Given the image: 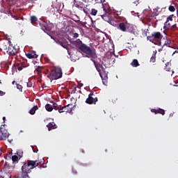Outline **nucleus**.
Segmentation results:
<instances>
[{
    "mask_svg": "<svg viewBox=\"0 0 178 178\" xmlns=\"http://www.w3.org/2000/svg\"><path fill=\"white\" fill-rule=\"evenodd\" d=\"M38 109V106H34L30 111V115H34L35 113V111Z\"/></svg>",
    "mask_w": 178,
    "mask_h": 178,
    "instance_id": "obj_23",
    "label": "nucleus"
},
{
    "mask_svg": "<svg viewBox=\"0 0 178 178\" xmlns=\"http://www.w3.org/2000/svg\"><path fill=\"white\" fill-rule=\"evenodd\" d=\"M97 13H98V10H97L92 8V10H91V13H90V14H91L92 16H95V15H97Z\"/></svg>",
    "mask_w": 178,
    "mask_h": 178,
    "instance_id": "obj_31",
    "label": "nucleus"
},
{
    "mask_svg": "<svg viewBox=\"0 0 178 178\" xmlns=\"http://www.w3.org/2000/svg\"><path fill=\"white\" fill-rule=\"evenodd\" d=\"M163 35H162L160 32H154L152 35L149 36L147 38L153 42L154 41H157L158 44H161V40H162Z\"/></svg>",
    "mask_w": 178,
    "mask_h": 178,
    "instance_id": "obj_4",
    "label": "nucleus"
},
{
    "mask_svg": "<svg viewBox=\"0 0 178 178\" xmlns=\"http://www.w3.org/2000/svg\"><path fill=\"white\" fill-rule=\"evenodd\" d=\"M78 37H79V33H74L73 34V38H78Z\"/></svg>",
    "mask_w": 178,
    "mask_h": 178,
    "instance_id": "obj_38",
    "label": "nucleus"
},
{
    "mask_svg": "<svg viewBox=\"0 0 178 178\" xmlns=\"http://www.w3.org/2000/svg\"><path fill=\"white\" fill-rule=\"evenodd\" d=\"M60 45H61V47H63V48H65V49H69V46H67V44L62 42H59Z\"/></svg>",
    "mask_w": 178,
    "mask_h": 178,
    "instance_id": "obj_29",
    "label": "nucleus"
},
{
    "mask_svg": "<svg viewBox=\"0 0 178 178\" xmlns=\"http://www.w3.org/2000/svg\"><path fill=\"white\" fill-rule=\"evenodd\" d=\"M117 29L123 33H126L129 29V24L127 23L125 24L124 22H120Z\"/></svg>",
    "mask_w": 178,
    "mask_h": 178,
    "instance_id": "obj_9",
    "label": "nucleus"
},
{
    "mask_svg": "<svg viewBox=\"0 0 178 178\" xmlns=\"http://www.w3.org/2000/svg\"><path fill=\"white\" fill-rule=\"evenodd\" d=\"M12 161H13V162H15V163L19 162V156H17V155L13 156Z\"/></svg>",
    "mask_w": 178,
    "mask_h": 178,
    "instance_id": "obj_27",
    "label": "nucleus"
},
{
    "mask_svg": "<svg viewBox=\"0 0 178 178\" xmlns=\"http://www.w3.org/2000/svg\"><path fill=\"white\" fill-rule=\"evenodd\" d=\"M13 19H15V20H19V17H17L16 15H13Z\"/></svg>",
    "mask_w": 178,
    "mask_h": 178,
    "instance_id": "obj_40",
    "label": "nucleus"
},
{
    "mask_svg": "<svg viewBox=\"0 0 178 178\" xmlns=\"http://www.w3.org/2000/svg\"><path fill=\"white\" fill-rule=\"evenodd\" d=\"M16 86H17V90H19L20 91H22V90H23V86H22V85H20L19 83H16Z\"/></svg>",
    "mask_w": 178,
    "mask_h": 178,
    "instance_id": "obj_34",
    "label": "nucleus"
},
{
    "mask_svg": "<svg viewBox=\"0 0 178 178\" xmlns=\"http://www.w3.org/2000/svg\"><path fill=\"white\" fill-rule=\"evenodd\" d=\"M26 163L28 164V166H29V168H31V170H33V169H34V168H37V166H38V161L28 160L26 161Z\"/></svg>",
    "mask_w": 178,
    "mask_h": 178,
    "instance_id": "obj_11",
    "label": "nucleus"
},
{
    "mask_svg": "<svg viewBox=\"0 0 178 178\" xmlns=\"http://www.w3.org/2000/svg\"><path fill=\"white\" fill-rule=\"evenodd\" d=\"M72 172H73V174H74V175H77V171L73 170Z\"/></svg>",
    "mask_w": 178,
    "mask_h": 178,
    "instance_id": "obj_43",
    "label": "nucleus"
},
{
    "mask_svg": "<svg viewBox=\"0 0 178 178\" xmlns=\"http://www.w3.org/2000/svg\"><path fill=\"white\" fill-rule=\"evenodd\" d=\"M0 84H2V82L1 81V80H0Z\"/></svg>",
    "mask_w": 178,
    "mask_h": 178,
    "instance_id": "obj_51",
    "label": "nucleus"
},
{
    "mask_svg": "<svg viewBox=\"0 0 178 178\" xmlns=\"http://www.w3.org/2000/svg\"><path fill=\"white\" fill-rule=\"evenodd\" d=\"M168 10H170V12H175V10H176V8H175V6H170L168 8Z\"/></svg>",
    "mask_w": 178,
    "mask_h": 178,
    "instance_id": "obj_33",
    "label": "nucleus"
},
{
    "mask_svg": "<svg viewBox=\"0 0 178 178\" xmlns=\"http://www.w3.org/2000/svg\"><path fill=\"white\" fill-rule=\"evenodd\" d=\"M47 127L48 128L49 131H51V130H54L55 129H58V126L55 122H50L47 125Z\"/></svg>",
    "mask_w": 178,
    "mask_h": 178,
    "instance_id": "obj_17",
    "label": "nucleus"
},
{
    "mask_svg": "<svg viewBox=\"0 0 178 178\" xmlns=\"http://www.w3.org/2000/svg\"><path fill=\"white\" fill-rule=\"evenodd\" d=\"M77 88H79V86L74 87L73 90H72V94H76V91H77Z\"/></svg>",
    "mask_w": 178,
    "mask_h": 178,
    "instance_id": "obj_35",
    "label": "nucleus"
},
{
    "mask_svg": "<svg viewBox=\"0 0 178 178\" xmlns=\"http://www.w3.org/2000/svg\"><path fill=\"white\" fill-rule=\"evenodd\" d=\"M26 56L29 58V59H35L38 58V55H37L35 53H28L26 54Z\"/></svg>",
    "mask_w": 178,
    "mask_h": 178,
    "instance_id": "obj_19",
    "label": "nucleus"
},
{
    "mask_svg": "<svg viewBox=\"0 0 178 178\" xmlns=\"http://www.w3.org/2000/svg\"><path fill=\"white\" fill-rule=\"evenodd\" d=\"M66 109H71L72 111V107H70V106L68 108H66Z\"/></svg>",
    "mask_w": 178,
    "mask_h": 178,
    "instance_id": "obj_48",
    "label": "nucleus"
},
{
    "mask_svg": "<svg viewBox=\"0 0 178 178\" xmlns=\"http://www.w3.org/2000/svg\"><path fill=\"white\" fill-rule=\"evenodd\" d=\"M166 72H170V63L168 62L165 63V67L164 68Z\"/></svg>",
    "mask_w": 178,
    "mask_h": 178,
    "instance_id": "obj_25",
    "label": "nucleus"
},
{
    "mask_svg": "<svg viewBox=\"0 0 178 178\" xmlns=\"http://www.w3.org/2000/svg\"><path fill=\"white\" fill-rule=\"evenodd\" d=\"M86 102L88 105H95V104L98 102V97H97V95H95L94 92H91L89 94L88 97L86 100Z\"/></svg>",
    "mask_w": 178,
    "mask_h": 178,
    "instance_id": "obj_6",
    "label": "nucleus"
},
{
    "mask_svg": "<svg viewBox=\"0 0 178 178\" xmlns=\"http://www.w3.org/2000/svg\"><path fill=\"white\" fill-rule=\"evenodd\" d=\"M151 112H152V113H155V115L160 113V115H165V110L162 109V108H158V109H155V108H152L151 110Z\"/></svg>",
    "mask_w": 178,
    "mask_h": 178,
    "instance_id": "obj_16",
    "label": "nucleus"
},
{
    "mask_svg": "<svg viewBox=\"0 0 178 178\" xmlns=\"http://www.w3.org/2000/svg\"><path fill=\"white\" fill-rule=\"evenodd\" d=\"M18 52L19 49H16V47H13V45H9L8 49L6 51V53L8 54L10 56H13Z\"/></svg>",
    "mask_w": 178,
    "mask_h": 178,
    "instance_id": "obj_8",
    "label": "nucleus"
},
{
    "mask_svg": "<svg viewBox=\"0 0 178 178\" xmlns=\"http://www.w3.org/2000/svg\"><path fill=\"white\" fill-rule=\"evenodd\" d=\"M83 86V84L81 85V87Z\"/></svg>",
    "mask_w": 178,
    "mask_h": 178,
    "instance_id": "obj_52",
    "label": "nucleus"
},
{
    "mask_svg": "<svg viewBox=\"0 0 178 178\" xmlns=\"http://www.w3.org/2000/svg\"><path fill=\"white\" fill-rule=\"evenodd\" d=\"M109 24H111V26H113L114 27H118L120 22L118 21V19L113 18V17L110 20V22H108Z\"/></svg>",
    "mask_w": 178,
    "mask_h": 178,
    "instance_id": "obj_15",
    "label": "nucleus"
},
{
    "mask_svg": "<svg viewBox=\"0 0 178 178\" xmlns=\"http://www.w3.org/2000/svg\"><path fill=\"white\" fill-rule=\"evenodd\" d=\"M27 87H33V83L31 82H28L27 83Z\"/></svg>",
    "mask_w": 178,
    "mask_h": 178,
    "instance_id": "obj_39",
    "label": "nucleus"
},
{
    "mask_svg": "<svg viewBox=\"0 0 178 178\" xmlns=\"http://www.w3.org/2000/svg\"><path fill=\"white\" fill-rule=\"evenodd\" d=\"M60 106H58L56 103H53V109H55V111H58Z\"/></svg>",
    "mask_w": 178,
    "mask_h": 178,
    "instance_id": "obj_28",
    "label": "nucleus"
},
{
    "mask_svg": "<svg viewBox=\"0 0 178 178\" xmlns=\"http://www.w3.org/2000/svg\"><path fill=\"white\" fill-rule=\"evenodd\" d=\"M71 105L68 104L67 106H60V107L58 108V112L59 113H63V112H72V109H66V108H69Z\"/></svg>",
    "mask_w": 178,
    "mask_h": 178,
    "instance_id": "obj_13",
    "label": "nucleus"
},
{
    "mask_svg": "<svg viewBox=\"0 0 178 178\" xmlns=\"http://www.w3.org/2000/svg\"><path fill=\"white\" fill-rule=\"evenodd\" d=\"M102 8H103V10L104 11V12H106V8H105V6L104 5V4H102Z\"/></svg>",
    "mask_w": 178,
    "mask_h": 178,
    "instance_id": "obj_41",
    "label": "nucleus"
},
{
    "mask_svg": "<svg viewBox=\"0 0 178 178\" xmlns=\"http://www.w3.org/2000/svg\"><path fill=\"white\" fill-rule=\"evenodd\" d=\"M9 43L8 42H4L1 44V50L5 51L6 52H8V49H9Z\"/></svg>",
    "mask_w": 178,
    "mask_h": 178,
    "instance_id": "obj_18",
    "label": "nucleus"
},
{
    "mask_svg": "<svg viewBox=\"0 0 178 178\" xmlns=\"http://www.w3.org/2000/svg\"><path fill=\"white\" fill-rule=\"evenodd\" d=\"M131 66L133 67H138V66H140V63H138V60L137 59H134L131 63Z\"/></svg>",
    "mask_w": 178,
    "mask_h": 178,
    "instance_id": "obj_20",
    "label": "nucleus"
},
{
    "mask_svg": "<svg viewBox=\"0 0 178 178\" xmlns=\"http://www.w3.org/2000/svg\"><path fill=\"white\" fill-rule=\"evenodd\" d=\"M171 27H172V25H170V23L166 21L164 26L165 30H169V29H170Z\"/></svg>",
    "mask_w": 178,
    "mask_h": 178,
    "instance_id": "obj_24",
    "label": "nucleus"
},
{
    "mask_svg": "<svg viewBox=\"0 0 178 178\" xmlns=\"http://www.w3.org/2000/svg\"><path fill=\"white\" fill-rule=\"evenodd\" d=\"M40 26L43 31H50L51 28L48 26V24L46 22L42 21L40 23Z\"/></svg>",
    "mask_w": 178,
    "mask_h": 178,
    "instance_id": "obj_12",
    "label": "nucleus"
},
{
    "mask_svg": "<svg viewBox=\"0 0 178 178\" xmlns=\"http://www.w3.org/2000/svg\"><path fill=\"white\" fill-rule=\"evenodd\" d=\"M3 122H5V120H6V117H3Z\"/></svg>",
    "mask_w": 178,
    "mask_h": 178,
    "instance_id": "obj_46",
    "label": "nucleus"
},
{
    "mask_svg": "<svg viewBox=\"0 0 178 178\" xmlns=\"http://www.w3.org/2000/svg\"><path fill=\"white\" fill-rule=\"evenodd\" d=\"M17 70H19V72L21 70H23L24 67H29V63H27V60L23 58L20 59L19 60V63H17Z\"/></svg>",
    "mask_w": 178,
    "mask_h": 178,
    "instance_id": "obj_7",
    "label": "nucleus"
},
{
    "mask_svg": "<svg viewBox=\"0 0 178 178\" xmlns=\"http://www.w3.org/2000/svg\"><path fill=\"white\" fill-rule=\"evenodd\" d=\"M113 17V15L109 13H106L105 14L102 15V18L103 19V20H104L105 22H107L108 23L111 22Z\"/></svg>",
    "mask_w": 178,
    "mask_h": 178,
    "instance_id": "obj_10",
    "label": "nucleus"
},
{
    "mask_svg": "<svg viewBox=\"0 0 178 178\" xmlns=\"http://www.w3.org/2000/svg\"><path fill=\"white\" fill-rule=\"evenodd\" d=\"M12 84H13V85L16 84V81H13L12 82Z\"/></svg>",
    "mask_w": 178,
    "mask_h": 178,
    "instance_id": "obj_45",
    "label": "nucleus"
},
{
    "mask_svg": "<svg viewBox=\"0 0 178 178\" xmlns=\"http://www.w3.org/2000/svg\"><path fill=\"white\" fill-rule=\"evenodd\" d=\"M8 1H10V2H13V1H15V0H8Z\"/></svg>",
    "mask_w": 178,
    "mask_h": 178,
    "instance_id": "obj_49",
    "label": "nucleus"
},
{
    "mask_svg": "<svg viewBox=\"0 0 178 178\" xmlns=\"http://www.w3.org/2000/svg\"><path fill=\"white\" fill-rule=\"evenodd\" d=\"M17 155H18L19 159H20L23 156V152L22 150L17 152Z\"/></svg>",
    "mask_w": 178,
    "mask_h": 178,
    "instance_id": "obj_32",
    "label": "nucleus"
},
{
    "mask_svg": "<svg viewBox=\"0 0 178 178\" xmlns=\"http://www.w3.org/2000/svg\"><path fill=\"white\" fill-rule=\"evenodd\" d=\"M33 149V152H37V151L34 150V148Z\"/></svg>",
    "mask_w": 178,
    "mask_h": 178,
    "instance_id": "obj_50",
    "label": "nucleus"
},
{
    "mask_svg": "<svg viewBox=\"0 0 178 178\" xmlns=\"http://www.w3.org/2000/svg\"><path fill=\"white\" fill-rule=\"evenodd\" d=\"M74 45L81 51L83 54H85L86 58H92L95 59L97 58V51L94 48H91L83 43L80 39H77L74 42Z\"/></svg>",
    "mask_w": 178,
    "mask_h": 178,
    "instance_id": "obj_1",
    "label": "nucleus"
},
{
    "mask_svg": "<svg viewBox=\"0 0 178 178\" xmlns=\"http://www.w3.org/2000/svg\"><path fill=\"white\" fill-rule=\"evenodd\" d=\"M95 66L96 67V70L99 72V76L102 78L104 83V80H108V74H106L105 70H104V67L102 65L95 64Z\"/></svg>",
    "mask_w": 178,
    "mask_h": 178,
    "instance_id": "obj_3",
    "label": "nucleus"
},
{
    "mask_svg": "<svg viewBox=\"0 0 178 178\" xmlns=\"http://www.w3.org/2000/svg\"><path fill=\"white\" fill-rule=\"evenodd\" d=\"M9 137V133L1 131L0 128V140L5 141Z\"/></svg>",
    "mask_w": 178,
    "mask_h": 178,
    "instance_id": "obj_14",
    "label": "nucleus"
},
{
    "mask_svg": "<svg viewBox=\"0 0 178 178\" xmlns=\"http://www.w3.org/2000/svg\"><path fill=\"white\" fill-rule=\"evenodd\" d=\"M62 75V69L56 68L51 70V72L47 75V77L50 80H58V79H61Z\"/></svg>",
    "mask_w": 178,
    "mask_h": 178,
    "instance_id": "obj_2",
    "label": "nucleus"
},
{
    "mask_svg": "<svg viewBox=\"0 0 178 178\" xmlns=\"http://www.w3.org/2000/svg\"><path fill=\"white\" fill-rule=\"evenodd\" d=\"M6 67H9V64L6 63Z\"/></svg>",
    "mask_w": 178,
    "mask_h": 178,
    "instance_id": "obj_47",
    "label": "nucleus"
},
{
    "mask_svg": "<svg viewBox=\"0 0 178 178\" xmlns=\"http://www.w3.org/2000/svg\"><path fill=\"white\" fill-rule=\"evenodd\" d=\"M31 168L27 162H26L22 166V177L21 178H27L29 177V173H31Z\"/></svg>",
    "mask_w": 178,
    "mask_h": 178,
    "instance_id": "obj_5",
    "label": "nucleus"
},
{
    "mask_svg": "<svg viewBox=\"0 0 178 178\" xmlns=\"http://www.w3.org/2000/svg\"><path fill=\"white\" fill-rule=\"evenodd\" d=\"M173 17H176L175 15H170L168 18H167V23H169V22H173Z\"/></svg>",
    "mask_w": 178,
    "mask_h": 178,
    "instance_id": "obj_26",
    "label": "nucleus"
},
{
    "mask_svg": "<svg viewBox=\"0 0 178 178\" xmlns=\"http://www.w3.org/2000/svg\"><path fill=\"white\" fill-rule=\"evenodd\" d=\"M45 109L47 111V112H52V111H54V107H52V105L47 104L45 106Z\"/></svg>",
    "mask_w": 178,
    "mask_h": 178,
    "instance_id": "obj_22",
    "label": "nucleus"
},
{
    "mask_svg": "<svg viewBox=\"0 0 178 178\" xmlns=\"http://www.w3.org/2000/svg\"><path fill=\"white\" fill-rule=\"evenodd\" d=\"M155 60H156V55L153 54L150 58V62H152V63H154Z\"/></svg>",
    "mask_w": 178,
    "mask_h": 178,
    "instance_id": "obj_30",
    "label": "nucleus"
},
{
    "mask_svg": "<svg viewBox=\"0 0 178 178\" xmlns=\"http://www.w3.org/2000/svg\"><path fill=\"white\" fill-rule=\"evenodd\" d=\"M171 27H172V29H176V27H177V25L176 24H175Z\"/></svg>",
    "mask_w": 178,
    "mask_h": 178,
    "instance_id": "obj_42",
    "label": "nucleus"
},
{
    "mask_svg": "<svg viewBox=\"0 0 178 178\" xmlns=\"http://www.w3.org/2000/svg\"><path fill=\"white\" fill-rule=\"evenodd\" d=\"M37 22H38V18H37V17L33 15L31 17V23L32 24H37Z\"/></svg>",
    "mask_w": 178,
    "mask_h": 178,
    "instance_id": "obj_21",
    "label": "nucleus"
},
{
    "mask_svg": "<svg viewBox=\"0 0 178 178\" xmlns=\"http://www.w3.org/2000/svg\"><path fill=\"white\" fill-rule=\"evenodd\" d=\"M41 69H42V67L38 66L35 70L36 72H38V73H40V72H41Z\"/></svg>",
    "mask_w": 178,
    "mask_h": 178,
    "instance_id": "obj_36",
    "label": "nucleus"
},
{
    "mask_svg": "<svg viewBox=\"0 0 178 178\" xmlns=\"http://www.w3.org/2000/svg\"><path fill=\"white\" fill-rule=\"evenodd\" d=\"M5 94H6V92H5L2 90H0V97H3V95H5Z\"/></svg>",
    "mask_w": 178,
    "mask_h": 178,
    "instance_id": "obj_37",
    "label": "nucleus"
},
{
    "mask_svg": "<svg viewBox=\"0 0 178 178\" xmlns=\"http://www.w3.org/2000/svg\"><path fill=\"white\" fill-rule=\"evenodd\" d=\"M173 115H174V113H171L170 114V118L173 117Z\"/></svg>",
    "mask_w": 178,
    "mask_h": 178,
    "instance_id": "obj_44",
    "label": "nucleus"
}]
</instances>
